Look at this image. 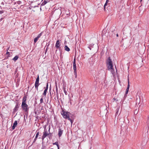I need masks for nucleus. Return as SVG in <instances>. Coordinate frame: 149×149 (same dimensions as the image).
Segmentation results:
<instances>
[{
  "label": "nucleus",
  "mask_w": 149,
  "mask_h": 149,
  "mask_svg": "<svg viewBox=\"0 0 149 149\" xmlns=\"http://www.w3.org/2000/svg\"><path fill=\"white\" fill-rule=\"evenodd\" d=\"M109 0H106V2L105 3V4H104V9H105V6H106V5H107V3L109 2Z\"/></svg>",
  "instance_id": "19"
},
{
  "label": "nucleus",
  "mask_w": 149,
  "mask_h": 149,
  "mask_svg": "<svg viewBox=\"0 0 149 149\" xmlns=\"http://www.w3.org/2000/svg\"><path fill=\"white\" fill-rule=\"evenodd\" d=\"M49 135L47 130H46V129L45 128L44 132H43V135L42 136V139L43 140L46 136Z\"/></svg>",
  "instance_id": "5"
},
{
  "label": "nucleus",
  "mask_w": 149,
  "mask_h": 149,
  "mask_svg": "<svg viewBox=\"0 0 149 149\" xmlns=\"http://www.w3.org/2000/svg\"><path fill=\"white\" fill-rule=\"evenodd\" d=\"M106 64L108 70H110L112 68H113L112 62L110 57L108 58L107 60Z\"/></svg>",
  "instance_id": "2"
},
{
  "label": "nucleus",
  "mask_w": 149,
  "mask_h": 149,
  "mask_svg": "<svg viewBox=\"0 0 149 149\" xmlns=\"http://www.w3.org/2000/svg\"><path fill=\"white\" fill-rule=\"evenodd\" d=\"M31 1L35 2L38 1V0H31Z\"/></svg>",
  "instance_id": "28"
},
{
  "label": "nucleus",
  "mask_w": 149,
  "mask_h": 149,
  "mask_svg": "<svg viewBox=\"0 0 149 149\" xmlns=\"http://www.w3.org/2000/svg\"><path fill=\"white\" fill-rule=\"evenodd\" d=\"M116 36H117V37H118V33H117V34H116Z\"/></svg>",
  "instance_id": "31"
},
{
  "label": "nucleus",
  "mask_w": 149,
  "mask_h": 149,
  "mask_svg": "<svg viewBox=\"0 0 149 149\" xmlns=\"http://www.w3.org/2000/svg\"><path fill=\"white\" fill-rule=\"evenodd\" d=\"M4 12V11L3 10H0V14H1Z\"/></svg>",
  "instance_id": "26"
},
{
  "label": "nucleus",
  "mask_w": 149,
  "mask_h": 149,
  "mask_svg": "<svg viewBox=\"0 0 149 149\" xmlns=\"http://www.w3.org/2000/svg\"><path fill=\"white\" fill-rule=\"evenodd\" d=\"M65 50L68 52L70 51V48L67 46L65 45L64 47Z\"/></svg>",
  "instance_id": "13"
},
{
  "label": "nucleus",
  "mask_w": 149,
  "mask_h": 149,
  "mask_svg": "<svg viewBox=\"0 0 149 149\" xmlns=\"http://www.w3.org/2000/svg\"><path fill=\"white\" fill-rule=\"evenodd\" d=\"M64 92L65 93L66 92V91H65L64 90Z\"/></svg>",
  "instance_id": "33"
},
{
  "label": "nucleus",
  "mask_w": 149,
  "mask_h": 149,
  "mask_svg": "<svg viewBox=\"0 0 149 149\" xmlns=\"http://www.w3.org/2000/svg\"><path fill=\"white\" fill-rule=\"evenodd\" d=\"M53 145H56L57 146V147L58 149H59V146L58 143V142H56L55 143H53Z\"/></svg>",
  "instance_id": "14"
},
{
  "label": "nucleus",
  "mask_w": 149,
  "mask_h": 149,
  "mask_svg": "<svg viewBox=\"0 0 149 149\" xmlns=\"http://www.w3.org/2000/svg\"><path fill=\"white\" fill-rule=\"evenodd\" d=\"M53 149L51 148V149Z\"/></svg>",
  "instance_id": "36"
},
{
  "label": "nucleus",
  "mask_w": 149,
  "mask_h": 149,
  "mask_svg": "<svg viewBox=\"0 0 149 149\" xmlns=\"http://www.w3.org/2000/svg\"><path fill=\"white\" fill-rule=\"evenodd\" d=\"M73 66L74 75H75V77H76L77 76V72L76 64H73Z\"/></svg>",
  "instance_id": "6"
},
{
  "label": "nucleus",
  "mask_w": 149,
  "mask_h": 149,
  "mask_svg": "<svg viewBox=\"0 0 149 149\" xmlns=\"http://www.w3.org/2000/svg\"><path fill=\"white\" fill-rule=\"evenodd\" d=\"M8 53V52H7V54Z\"/></svg>",
  "instance_id": "35"
},
{
  "label": "nucleus",
  "mask_w": 149,
  "mask_h": 149,
  "mask_svg": "<svg viewBox=\"0 0 149 149\" xmlns=\"http://www.w3.org/2000/svg\"><path fill=\"white\" fill-rule=\"evenodd\" d=\"M27 97L26 96H24L23 97L22 99V103H26V100Z\"/></svg>",
  "instance_id": "11"
},
{
  "label": "nucleus",
  "mask_w": 149,
  "mask_h": 149,
  "mask_svg": "<svg viewBox=\"0 0 149 149\" xmlns=\"http://www.w3.org/2000/svg\"><path fill=\"white\" fill-rule=\"evenodd\" d=\"M42 32H41L38 35V36L37 37L38 38H39L41 37V36H42Z\"/></svg>",
  "instance_id": "20"
},
{
  "label": "nucleus",
  "mask_w": 149,
  "mask_h": 149,
  "mask_svg": "<svg viewBox=\"0 0 149 149\" xmlns=\"http://www.w3.org/2000/svg\"><path fill=\"white\" fill-rule=\"evenodd\" d=\"M48 88V84L47 83L46 85V87L45 89L44 92L43 93V95L45 96H46L47 93V89Z\"/></svg>",
  "instance_id": "9"
},
{
  "label": "nucleus",
  "mask_w": 149,
  "mask_h": 149,
  "mask_svg": "<svg viewBox=\"0 0 149 149\" xmlns=\"http://www.w3.org/2000/svg\"><path fill=\"white\" fill-rule=\"evenodd\" d=\"M127 80H128V85H127V88L126 90V92H125V95L124 96L126 97L127 96V94L130 88V83H129V76H128V78H127Z\"/></svg>",
  "instance_id": "4"
},
{
  "label": "nucleus",
  "mask_w": 149,
  "mask_h": 149,
  "mask_svg": "<svg viewBox=\"0 0 149 149\" xmlns=\"http://www.w3.org/2000/svg\"><path fill=\"white\" fill-rule=\"evenodd\" d=\"M17 121L16 120L14 123L13 124V125L14 126H16L17 125Z\"/></svg>",
  "instance_id": "18"
},
{
  "label": "nucleus",
  "mask_w": 149,
  "mask_h": 149,
  "mask_svg": "<svg viewBox=\"0 0 149 149\" xmlns=\"http://www.w3.org/2000/svg\"><path fill=\"white\" fill-rule=\"evenodd\" d=\"M73 64H76V58H74V59L73 62Z\"/></svg>",
  "instance_id": "24"
},
{
  "label": "nucleus",
  "mask_w": 149,
  "mask_h": 149,
  "mask_svg": "<svg viewBox=\"0 0 149 149\" xmlns=\"http://www.w3.org/2000/svg\"><path fill=\"white\" fill-rule=\"evenodd\" d=\"M60 41L59 40H57L55 45V47L57 49L60 48Z\"/></svg>",
  "instance_id": "7"
},
{
  "label": "nucleus",
  "mask_w": 149,
  "mask_h": 149,
  "mask_svg": "<svg viewBox=\"0 0 149 149\" xmlns=\"http://www.w3.org/2000/svg\"><path fill=\"white\" fill-rule=\"evenodd\" d=\"M16 126H14L13 125V126H12V129H13V130H14L15 128V127H16Z\"/></svg>",
  "instance_id": "27"
},
{
  "label": "nucleus",
  "mask_w": 149,
  "mask_h": 149,
  "mask_svg": "<svg viewBox=\"0 0 149 149\" xmlns=\"http://www.w3.org/2000/svg\"><path fill=\"white\" fill-rule=\"evenodd\" d=\"M39 85V81H36L35 84V88H36V90L38 91V87Z\"/></svg>",
  "instance_id": "10"
},
{
  "label": "nucleus",
  "mask_w": 149,
  "mask_h": 149,
  "mask_svg": "<svg viewBox=\"0 0 149 149\" xmlns=\"http://www.w3.org/2000/svg\"><path fill=\"white\" fill-rule=\"evenodd\" d=\"M37 139V138H36V137L34 139V142H35L36 141Z\"/></svg>",
  "instance_id": "29"
},
{
  "label": "nucleus",
  "mask_w": 149,
  "mask_h": 149,
  "mask_svg": "<svg viewBox=\"0 0 149 149\" xmlns=\"http://www.w3.org/2000/svg\"><path fill=\"white\" fill-rule=\"evenodd\" d=\"M142 1V0H140V1L141 2Z\"/></svg>",
  "instance_id": "34"
},
{
  "label": "nucleus",
  "mask_w": 149,
  "mask_h": 149,
  "mask_svg": "<svg viewBox=\"0 0 149 149\" xmlns=\"http://www.w3.org/2000/svg\"><path fill=\"white\" fill-rule=\"evenodd\" d=\"M47 3V1H44L42 3V5H45V4Z\"/></svg>",
  "instance_id": "21"
},
{
  "label": "nucleus",
  "mask_w": 149,
  "mask_h": 149,
  "mask_svg": "<svg viewBox=\"0 0 149 149\" xmlns=\"http://www.w3.org/2000/svg\"><path fill=\"white\" fill-rule=\"evenodd\" d=\"M63 132V130L60 128L58 129V135L59 137H60L62 135Z\"/></svg>",
  "instance_id": "8"
},
{
  "label": "nucleus",
  "mask_w": 149,
  "mask_h": 149,
  "mask_svg": "<svg viewBox=\"0 0 149 149\" xmlns=\"http://www.w3.org/2000/svg\"><path fill=\"white\" fill-rule=\"evenodd\" d=\"M2 19H3L2 18H1V19H0L1 21L2 20Z\"/></svg>",
  "instance_id": "32"
},
{
  "label": "nucleus",
  "mask_w": 149,
  "mask_h": 149,
  "mask_svg": "<svg viewBox=\"0 0 149 149\" xmlns=\"http://www.w3.org/2000/svg\"><path fill=\"white\" fill-rule=\"evenodd\" d=\"M18 58V56H16L13 59V60L14 61H16Z\"/></svg>",
  "instance_id": "15"
},
{
  "label": "nucleus",
  "mask_w": 149,
  "mask_h": 149,
  "mask_svg": "<svg viewBox=\"0 0 149 149\" xmlns=\"http://www.w3.org/2000/svg\"><path fill=\"white\" fill-rule=\"evenodd\" d=\"M61 114L64 118L68 119L70 121L71 124L72 123V120L70 118V112L65 111L63 110L61 112Z\"/></svg>",
  "instance_id": "1"
},
{
  "label": "nucleus",
  "mask_w": 149,
  "mask_h": 149,
  "mask_svg": "<svg viewBox=\"0 0 149 149\" xmlns=\"http://www.w3.org/2000/svg\"><path fill=\"white\" fill-rule=\"evenodd\" d=\"M113 100H114H114H116L117 101H118V100H116V99L115 98H113Z\"/></svg>",
  "instance_id": "30"
},
{
  "label": "nucleus",
  "mask_w": 149,
  "mask_h": 149,
  "mask_svg": "<svg viewBox=\"0 0 149 149\" xmlns=\"http://www.w3.org/2000/svg\"><path fill=\"white\" fill-rule=\"evenodd\" d=\"M40 103H42L43 102V99L42 97L40 100Z\"/></svg>",
  "instance_id": "22"
},
{
  "label": "nucleus",
  "mask_w": 149,
  "mask_h": 149,
  "mask_svg": "<svg viewBox=\"0 0 149 149\" xmlns=\"http://www.w3.org/2000/svg\"><path fill=\"white\" fill-rule=\"evenodd\" d=\"M110 70L111 71V73L112 74H114V72H115L113 68H112L111 69V70Z\"/></svg>",
  "instance_id": "17"
},
{
  "label": "nucleus",
  "mask_w": 149,
  "mask_h": 149,
  "mask_svg": "<svg viewBox=\"0 0 149 149\" xmlns=\"http://www.w3.org/2000/svg\"><path fill=\"white\" fill-rule=\"evenodd\" d=\"M19 107L18 104H17L16 105L14 109V112H16L18 110V109Z\"/></svg>",
  "instance_id": "12"
},
{
  "label": "nucleus",
  "mask_w": 149,
  "mask_h": 149,
  "mask_svg": "<svg viewBox=\"0 0 149 149\" xmlns=\"http://www.w3.org/2000/svg\"><path fill=\"white\" fill-rule=\"evenodd\" d=\"M22 109L25 112L28 111L29 110L28 105L26 103H22Z\"/></svg>",
  "instance_id": "3"
},
{
  "label": "nucleus",
  "mask_w": 149,
  "mask_h": 149,
  "mask_svg": "<svg viewBox=\"0 0 149 149\" xmlns=\"http://www.w3.org/2000/svg\"><path fill=\"white\" fill-rule=\"evenodd\" d=\"M38 39L39 38H37V37L35 38L34 39V43H36L37 42Z\"/></svg>",
  "instance_id": "16"
},
{
  "label": "nucleus",
  "mask_w": 149,
  "mask_h": 149,
  "mask_svg": "<svg viewBox=\"0 0 149 149\" xmlns=\"http://www.w3.org/2000/svg\"><path fill=\"white\" fill-rule=\"evenodd\" d=\"M39 76L38 75L37 78L36 79V81H39Z\"/></svg>",
  "instance_id": "25"
},
{
  "label": "nucleus",
  "mask_w": 149,
  "mask_h": 149,
  "mask_svg": "<svg viewBox=\"0 0 149 149\" xmlns=\"http://www.w3.org/2000/svg\"><path fill=\"white\" fill-rule=\"evenodd\" d=\"M39 132H37L36 134V137H35L36 138H38V135H39Z\"/></svg>",
  "instance_id": "23"
}]
</instances>
